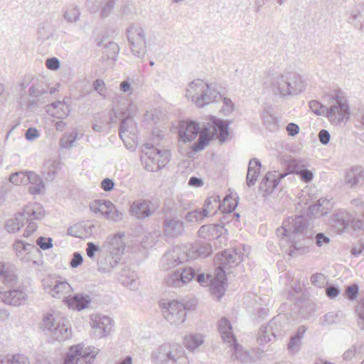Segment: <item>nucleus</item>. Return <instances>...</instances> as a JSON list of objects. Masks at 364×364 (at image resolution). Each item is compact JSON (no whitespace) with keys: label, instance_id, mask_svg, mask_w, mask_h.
I'll use <instances>...</instances> for the list:
<instances>
[{"label":"nucleus","instance_id":"obj_19","mask_svg":"<svg viewBox=\"0 0 364 364\" xmlns=\"http://www.w3.org/2000/svg\"><path fill=\"white\" fill-rule=\"evenodd\" d=\"M91 326L96 336L101 338L107 336L112 329V321L107 316L97 315L92 318Z\"/></svg>","mask_w":364,"mask_h":364},{"label":"nucleus","instance_id":"obj_24","mask_svg":"<svg viewBox=\"0 0 364 364\" xmlns=\"http://www.w3.org/2000/svg\"><path fill=\"white\" fill-rule=\"evenodd\" d=\"M176 348L169 344H164L152 351L151 354V362L154 364H169L171 358Z\"/></svg>","mask_w":364,"mask_h":364},{"label":"nucleus","instance_id":"obj_7","mask_svg":"<svg viewBox=\"0 0 364 364\" xmlns=\"http://www.w3.org/2000/svg\"><path fill=\"white\" fill-rule=\"evenodd\" d=\"M289 329V325L282 316H277L269 321L266 326L260 328L257 334V342L265 344L277 338H282Z\"/></svg>","mask_w":364,"mask_h":364},{"label":"nucleus","instance_id":"obj_28","mask_svg":"<svg viewBox=\"0 0 364 364\" xmlns=\"http://www.w3.org/2000/svg\"><path fill=\"white\" fill-rule=\"evenodd\" d=\"M48 336L53 340L57 341H65L72 336L70 325L67 318L63 317L62 322L56 326L55 328H52Z\"/></svg>","mask_w":364,"mask_h":364},{"label":"nucleus","instance_id":"obj_17","mask_svg":"<svg viewBox=\"0 0 364 364\" xmlns=\"http://www.w3.org/2000/svg\"><path fill=\"white\" fill-rule=\"evenodd\" d=\"M199 130L198 124L193 121L180 122L178 132L179 141H192L198 136Z\"/></svg>","mask_w":364,"mask_h":364},{"label":"nucleus","instance_id":"obj_46","mask_svg":"<svg viewBox=\"0 0 364 364\" xmlns=\"http://www.w3.org/2000/svg\"><path fill=\"white\" fill-rule=\"evenodd\" d=\"M345 317L343 311H338L337 312H328L320 318L321 324L322 326H328L334 323H338Z\"/></svg>","mask_w":364,"mask_h":364},{"label":"nucleus","instance_id":"obj_39","mask_svg":"<svg viewBox=\"0 0 364 364\" xmlns=\"http://www.w3.org/2000/svg\"><path fill=\"white\" fill-rule=\"evenodd\" d=\"M261 168V163L257 159H252L249 161L246 177L247 185L250 187L257 181L258 173Z\"/></svg>","mask_w":364,"mask_h":364},{"label":"nucleus","instance_id":"obj_26","mask_svg":"<svg viewBox=\"0 0 364 364\" xmlns=\"http://www.w3.org/2000/svg\"><path fill=\"white\" fill-rule=\"evenodd\" d=\"M344 183L350 188H354L364 183V168L360 166L351 167L346 173Z\"/></svg>","mask_w":364,"mask_h":364},{"label":"nucleus","instance_id":"obj_22","mask_svg":"<svg viewBox=\"0 0 364 364\" xmlns=\"http://www.w3.org/2000/svg\"><path fill=\"white\" fill-rule=\"evenodd\" d=\"M186 248L188 259H194L197 257H206L210 255L213 251L210 243L205 242H196L189 246H183Z\"/></svg>","mask_w":364,"mask_h":364},{"label":"nucleus","instance_id":"obj_35","mask_svg":"<svg viewBox=\"0 0 364 364\" xmlns=\"http://www.w3.org/2000/svg\"><path fill=\"white\" fill-rule=\"evenodd\" d=\"M63 317V316L57 312H48L43 318L41 328L48 335L51 332L52 328H55L56 326L59 325L60 321L62 322Z\"/></svg>","mask_w":364,"mask_h":364},{"label":"nucleus","instance_id":"obj_44","mask_svg":"<svg viewBox=\"0 0 364 364\" xmlns=\"http://www.w3.org/2000/svg\"><path fill=\"white\" fill-rule=\"evenodd\" d=\"M23 215L18 213L14 218L9 219L6 222V229L9 232H16L25 225Z\"/></svg>","mask_w":364,"mask_h":364},{"label":"nucleus","instance_id":"obj_29","mask_svg":"<svg viewBox=\"0 0 364 364\" xmlns=\"http://www.w3.org/2000/svg\"><path fill=\"white\" fill-rule=\"evenodd\" d=\"M165 208L166 211L181 214L183 211L191 209V203L186 198L177 197L174 199L166 200Z\"/></svg>","mask_w":364,"mask_h":364},{"label":"nucleus","instance_id":"obj_47","mask_svg":"<svg viewBox=\"0 0 364 364\" xmlns=\"http://www.w3.org/2000/svg\"><path fill=\"white\" fill-rule=\"evenodd\" d=\"M94 225H90L87 228H85L81 224H75L74 225L68 228L67 232L68 235L70 236L78 238H83L84 237H86L87 232L92 231Z\"/></svg>","mask_w":364,"mask_h":364},{"label":"nucleus","instance_id":"obj_58","mask_svg":"<svg viewBox=\"0 0 364 364\" xmlns=\"http://www.w3.org/2000/svg\"><path fill=\"white\" fill-rule=\"evenodd\" d=\"M105 53H107V58L115 59L119 52L118 45L114 42H109L105 47Z\"/></svg>","mask_w":364,"mask_h":364},{"label":"nucleus","instance_id":"obj_9","mask_svg":"<svg viewBox=\"0 0 364 364\" xmlns=\"http://www.w3.org/2000/svg\"><path fill=\"white\" fill-rule=\"evenodd\" d=\"M144 149H149L141 158V161L147 171H157L169 161L171 153L168 150L149 147L148 144L144 146Z\"/></svg>","mask_w":364,"mask_h":364},{"label":"nucleus","instance_id":"obj_51","mask_svg":"<svg viewBox=\"0 0 364 364\" xmlns=\"http://www.w3.org/2000/svg\"><path fill=\"white\" fill-rule=\"evenodd\" d=\"M206 215L203 213V210L200 208L196 209L192 211L187 213L184 217L185 220L188 223H202Z\"/></svg>","mask_w":364,"mask_h":364},{"label":"nucleus","instance_id":"obj_38","mask_svg":"<svg viewBox=\"0 0 364 364\" xmlns=\"http://www.w3.org/2000/svg\"><path fill=\"white\" fill-rule=\"evenodd\" d=\"M348 22L355 27L360 28L361 23L364 20V4H355L348 12Z\"/></svg>","mask_w":364,"mask_h":364},{"label":"nucleus","instance_id":"obj_10","mask_svg":"<svg viewBox=\"0 0 364 364\" xmlns=\"http://www.w3.org/2000/svg\"><path fill=\"white\" fill-rule=\"evenodd\" d=\"M110 244L113 246L109 255L100 259L98 262V270L102 272H109L117 265L120 259V255L124 250L122 237L119 235H114Z\"/></svg>","mask_w":364,"mask_h":364},{"label":"nucleus","instance_id":"obj_63","mask_svg":"<svg viewBox=\"0 0 364 364\" xmlns=\"http://www.w3.org/2000/svg\"><path fill=\"white\" fill-rule=\"evenodd\" d=\"M36 244L42 250H48L53 247V240L50 237H40L36 240Z\"/></svg>","mask_w":364,"mask_h":364},{"label":"nucleus","instance_id":"obj_61","mask_svg":"<svg viewBox=\"0 0 364 364\" xmlns=\"http://www.w3.org/2000/svg\"><path fill=\"white\" fill-rule=\"evenodd\" d=\"M93 89L101 96L105 97L107 87L105 82L101 79H97L92 82Z\"/></svg>","mask_w":364,"mask_h":364},{"label":"nucleus","instance_id":"obj_31","mask_svg":"<svg viewBox=\"0 0 364 364\" xmlns=\"http://www.w3.org/2000/svg\"><path fill=\"white\" fill-rule=\"evenodd\" d=\"M46 111L54 117L64 119L68 116L70 109L65 101H57L47 105Z\"/></svg>","mask_w":364,"mask_h":364},{"label":"nucleus","instance_id":"obj_50","mask_svg":"<svg viewBox=\"0 0 364 364\" xmlns=\"http://www.w3.org/2000/svg\"><path fill=\"white\" fill-rule=\"evenodd\" d=\"M47 92V88L44 85V82L43 80L39 81L38 80L34 81L28 90L29 95L36 97L46 94Z\"/></svg>","mask_w":364,"mask_h":364},{"label":"nucleus","instance_id":"obj_23","mask_svg":"<svg viewBox=\"0 0 364 364\" xmlns=\"http://www.w3.org/2000/svg\"><path fill=\"white\" fill-rule=\"evenodd\" d=\"M117 0H87V6L92 12H97L100 9V16L108 17L112 12Z\"/></svg>","mask_w":364,"mask_h":364},{"label":"nucleus","instance_id":"obj_25","mask_svg":"<svg viewBox=\"0 0 364 364\" xmlns=\"http://www.w3.org/2000/svg\"><path fill=\"white\" fill-rule=\"evenodd\" d=\"M286 173L268 172L259 184V190L266 195L270 194L278 186L281 179L286 176Z\"/></svg>","mask_w":364,"mask_h":364},{"label":"nucleus","instance_id":"obj_6","mask_svg":"<svg viewBox=\"0 0 364 364\" xmlns=\"http://www.w3.org/2000/svg\"><path fill=\"white\" fill-rule=\"evenodd\" d=\"M326 117L329 122L338 125L348 121L350 108L345 98L339 96H330L326 104Z\"/></svg>","mask_w":364,"mask_h":364},{"label":"nucleus","instance_id":"obj_20","mask_svg":"<svg viewBox=\"0 0 364 364\" xmlns=\"http://www.w3.org/2000/svg\"><path fill=\"white\" fill-rule=\"evenodd\" d=\"M151 206V202L149 200L144 199L136 200L130 206L131 215L139 220L149 218L154 213Z\"/></svg>","mask_w":364,"mask_h":364},{"label":"nucleus","instance_id":"obj_55","mask_svg":"<svg viewBox=\"0 0 364 364\" xmlns=\"http://www.w3.org/2000/svg\"><path fill=\"white\" fill-rule=\"evenodd\" d=\"M310 109L317 115H323L326 117V105L321 104L318 101L311 100L309 103Z\"/></svg>","mask_w":364,"mask_h":364},{"label":"nucleus","instance_id":"obj_54","mask_svg":"<svg viewBox=\"0 0 364 364\" xmlns=\"http://www.w3.org/2000/svg\"><path fill=\"white\" fill-rule=\"evenodd\" d=\"M311 283L318 288L324 287L327 284L326 276L322 273H315L311 276Z\"/></svg>","mask_w":364,"mask_h":364},{"label":"nucleus","instance_id":"obj_62","mask_svg":"<svg viewBox=\"0 0 364 364\" xmlns=\"http://www.w3.org/2000/svg\"><path fill=\"white\" fill-rule=\"evenodd\" d=\"M0 278H3L7 283L16 282L17 280L16 275L8 273L5 269L3 263L0 262Z\"/></svg>","mask_w":364,"mask_h":364},{"label":"nucleus","instance_id":"obj_59","mask_svg":"<svg viewBox=\"0 0 364 364\" xmlns=\"http://www.w3.org/2000/svg\"><path fill=\"white\" fill-rule=\"evenodd\" d=\"M358 316V324L361 329H364V299L361 300L355 308Z\"/></svg>","mask_w":364,"mask_h":364},{"label":"nucleus","instance_id":"obj_5","mask_svg":"<svg viewBox=\"0 0 364 364\" xmlns=\"http://www.w3.org/2000/svg\"><path fill=\"white\" fill-rule=\"evenodd\" d=\"M194 277H196L198 282L202 285L208 284L210 280L209 278L205 279L204 273H198L191 267L181 266L168 273L165 282L168 287L178 288L191 282Z\"/></svg>","mask_w":364,"mask_h":364},{"label":"nucleus","instance_id":"obj_11","mask_svg":"<svg viewBox=\"0 0 364 364\" xmlns=\"http://www.w3.org/2000/svg\"><path fill=\"white\" fill-rule=\"evenodd\" d=\"M164 318L171 324L179 325L184 322L186 317L184 304L177 300H171L161 304Z\"/></svg>","mask_w":364,"mask_h":364},{"label":"nucleus","instance_id":"obj_53","mask_svg":"<svg viewBox=\"0 0 364 364\" xmlns=\"http://www.w3.org/2000/svg\"><path fill=\"white\" fill-rule=\"evenodd\" d=\"M210 139V134H202L198 141L193 144L192 146L193 150L196 152L203 150L209 144Z\"/></svg>","mask_w":364,"mask_h":364},{"label":"nucleus","instance_id":"obj_64","mask_svg":"<svg viewBox=\"0 0 364 364\" xmlns=\"http://www.w3.org/2000/svg\"><path fill=\"white\" fill-rule=\"evenodd\" d=\"M358 294V286L357 284H353L351 286H348L346 290V295L349 300L353 301L355 300Z\"/></svg>","mask_w":364,"mask_h":364},{"label":"nucleus","instance_id":"obj_4","mask_svg":"<svg viewBox=\"0 0 364 364\" xmlns=\"http://www.w3.org/2000/svg\"><path fill=\"white\" fill-rule=\"evenodd\" d=\"M329 225L333 231L341 234L351 229L354 232H360L363 228V221L357 218L344 209L336 210L330 218Z\"/></svg>","mask_w":364,"mask_h":364},{"label":"nucleus","instance_id":"obj_16","mask_svg":"<svg viewBox=\"0 0 364 364\" xmlns=\"http://www.w3.org/2000/svg\"><path fill=\"white\" fill-rule=\"evenodd\" d=\"M27 297L26 291L21 287L0 292V300L8 305L21 306L26 302Z\"/></svg>","mask_w":364,"mask_h":364},{"label":"nucleus","instance_id":"obj_57","mask_svg":"<svg viewBox=\"0 0 364 364\" xmlns=\"http://www.w3.org/2000/svg\"><path fill=\"white\" fill-rule=\"evenodd\" d=\"M76 141V136H73V133L65 134L63 139L60 140V146L64 149H71L75 146V141Z\"/></svg>","mask_w":364,"mask_h":364},{"label":"nucleus","instance_id":"obj_12","mask_svg":"<svg viewBox=\"0 0 364 364\" xmlns=\"http://www.w3.org/2000/svg\"><path fill=\"white\" fill-rule=\"evenodd\" d=\"M97 352L90 346L83 348L81 344L70 348L63 364H86L95 357Z\"/></svg>","mask_w":364,"mask_h":364},{"label":"nucleus","instance_id":"obj_1","mask_svg":"<svg viewBox=\"0 0 364 364\" xmlns=\"http://www.w3.org/2000/svg\"><path fill=\"white\" fill-rule=\"evenodd\" d=\"M314 232L306 218L303 215L289 217L277 228L276 235L280 245L290 257H296L309 252V245Z\"/></svg>","mask_w":364,"mask_h":364},{"label":"nucleus","instance_id":"obj_13","mask_svg":"<svg viewBox=\"0 0 364 364\" xmlns=\"http://www.w3.org/2000/svg\"><path fill=\"white\" fill-rule=\"evenodd\" d=\"M187 249L176 246L166 252L161 259L162 269L168 270L188 261Z\"/></svg>","mask_w":364,"mask_h":364},{"label":"nucleus","instance_id":"obj_41","mask_svg":"<svg viewBox=\"0 0 364 364\" xmlns=\"http://www.w3.org/2000/svg\"><path fill=\"white\" fill-rule=\"evenodd\" d=\"M29 182L31 186L29 191L32 194H38L44 188V183L42 178L33 172L27 173L26 183Z\"/></svg>","mask_w":364,"mask_h":364},{"label":"nucleus","instance_id":"obj_33","mask_svg":"<svg viewBox=\"0 0 364 364\" xmlns=\"http://www.w3.org/2000/svg\"><path fill=\"white\" fill-rule=\"evenodd\" d=\"M91 301L90 296L83 294H75L73 296H68L65 302L70 309L80 311L88 306Z\"/></svg>","mask_w":364,"mask_h":364},{"label":"nucleus","instance_id":"obj_36","mask_svg":"<svg viewBox=\"0 0 364 364\" xmlns=\"http://www.w3.org/2000/svg\"><path fill=\"white\" fill-rule=\"evenodd\" d=\"M223 226L219 224H209L201 226L198 230L200 237L205 239L218 238L223 234Z\"/></svg>","mask_w":364,"mask_h":364},{"label":"nucleus","instance_id":"obj_21","mask_svg":"<svg viewBox=\"0 0 364 364\" xmlns=\"http://www.w3.org/2000/svg\"><path fill=\"white\" fill-rule=\"evenodd\" d=\"M225 280L226 273L223 269H216L215 277L209 280L210 291L218 299L225 294Z\"/></svg>","mask_w":364,"mask_h":364},{"label":"nucleus","instance_id":"obj_3","mask_svg":"<svg viewBox=\"0 0 364 364\" xmlns=\"http://www.w3.org/2000/svg\"><path fill=\"white\" fill-rule=\"evenodd\" d=\"M186 97L198 107H203L222 97L215 85L208 84L200 79L191 82L186 89Z\"/></svg>","mask_w":364,"mask_h":364},{"label":"nucleus","instance_id":"obj_45","mask_svg":"<svg viewBox=\"0 0 364 364\" xmlns=\"http://www.w3.org/2000/svg\"><path fill=\"white\" fill-rule=\"evenodd\" d=\"M80 8L77 5H73L63 9V18L70 23H76L80 17Z\"/></svg>","mask_w":364,"mask_h":364},{"label":"nucleus","instance_id":"obj_37","mask_svg":"<svg viewBox=\"0 0 364 364\" xmlns=\"http://www.w3.org/2000/svg\"><path fill=\"white\" fill-rule=\"evenodd\" d=\"M229 123L228 121L222 119H214L213 122V136H217L220 139L221 142H224L228 134Z\"/></svg>","mask_w":364,"mask_h":364},{"label":"nucleus","instance_id":"obj_34","mask_svg":"<svg viewBox=\"0 0 364 364\" xmlns=\"http://www.w3.org/2000/svg\"><path fill=\"white\" fill-rule=\"evenodd\" d=\"M135 123L132 117H124L122 120L119 134L121 139L125 143L126 139L135 137Z\"/></svg>","mask_w":364,"mask_h":364},{"label":"nucleus","instance_id":"obj_2","mask_svg":"<svg viewBox=\"0 0 364 364\" xmlns=\"http://www.w3.org/2000/svg\"><path fill=\"white\" fill-rule=\"evenodd\" d=\"M305 86L301 76L293 72L277 74L271 82L273 92L281 97L296 95L305 89Z\"/></svg>","mask_w":364,"mask_h":364},{"label":"nucleus","instance_id":"obj_48","mask_svg":"<svg viewBox=\"0 0 364 364\" xmlns=\"http://www.w3.org/2000/svg\"><path fill=\"white\" fill-rule=\"evenodd\" d=\"M238 205V197H235L232 194L225 197L223 203H220V209L222 212L232 213Z\"/></svg>","mask_w":364,"mask_h":364},{"label":"nucleus","instance_id":"obj_56","mask_svg":"<svg viewBox=\"0 0 364 364\" xmlns=\"http://www.w3.org/2000/svg\"><path fill=\"white\" fill-rule=\"evenodd\" d=\"M27 173L16 172L10 176L9 181L14 185H22L26 183Z\"/></svg>","mask_w":364,"mask_h":364},{"label":"nucleus","instance_id":"obj_32","mask_svg":"<svg viewBox=\"0 0 364 364\" xmlns=\"http://www.w3.org/2000/svg\"><path fill=\"white\" fill-rule=\"evenodd\" d=\"M24 221L28 222L33 220H40L44 216V210L40 203H33L27 205L22 212Z\"/></svg>","mask_w":364,"mask_h":364},{"label":"nucleus","instance_id":"obj_49","mask_svg":"<svg viewBox=\"0 0 364 364\" xmlns=\"http://www.w3.org/2000/svg\"><path fill=\"white\" fill-rule=\"evenodd\" d=\"M220 206V198L219 196H212L206 199L203 208L201 209L203 213L208 216L215 208H219Z\"/></svg>","mask_w":364,"mask_h":364},{"label":"nucleus","instance_id":"obj_8","mask_svg":"<svg viewBox=\"0 0 364 364\" xmlns=\"http://www.w3.org/2000/svg\"><path fill=\"white\" fill-rule=\"evenodd\" d=\"M127 37L133 55L139 58H144L146 53L144 29L138 24H131L127 28Z\"/></svg>","mask_w":364,"mask_h":364},{"label":"nucleus","instance_id":"obj_15","mask_svg":"<svg viewBox=\"0 0 364 364\" xmlns=\"http://www.w3.org/2000/svg\"><path fill=\"white\" fill-rule=\"evenodd\" d=\"M243 254L235 249H228L217 255L215 263L218 265L216 269L226 270L237 266L242 260Z\"/></svg>","mask_w":364,"mask_h":364},{"label":"nucleus","instance_id":"obj_42","mask_svg":"<svg viewBox=\"0 0 364 364\" xmlns=\"http://www.w3.org/2000/svg\"><path fill=\"white\" fill-rule=\"evenodd\" d=\"M70 291L71 287L65 280L56 279L54 282L53 287L50 290V294L53 297L60 298L61 296L69 293Z\"/></svg>","mask_w":364,"mask_h":364},{"label":"nucleus","instance_id":"obj_14","mask_svg":"<svg viewBox=\"0 0 364 364\" xmlns=\"http://www.w3.org/2000/svg\"><path fill=\"white\" fill-rule=\"evenodd\" d=\"M90 208L95 213H100L107 219L117 222L122 218V213L107 200H95L90 203Z\"/></svg>","mask_w":364,"mask_h":364},{"label":"nucleus","instance_id":"obj_52","mask_svg":"<svg viewBox=\"0 0 364 364\" xmlns=\"http://www.w3.org/2000/svg\"><path fill=\"white\" fill-rule=\"evenodd\" d=\"M169 364H189V360L183 350L176 348Z\"/></svg>","mask_w":364,"mask_h":364},{"label":"nucleus","instance_id":"obj_27","mask_svg":"<svg viewBox=\"0 0 364 364\" xmlns=\"http://www.w3.org/2000/svg\"><path fill=\"white\" fill-rule=\"evenodd\" d=\"M218 329L223 341L228 343L230 346H233L237 348L236 338L232 333V326L228 318H222L218 321Z\"/></svg>","mask_w":364,"mask_h":364},{"label":"nucleus","instance_id":"obj_30","mask_svg":"<svg viewBox=\"0 0 364 364\" xmlns=\"http://www.w3.org/2000/svg\"><path fill=\"white\" fill-rule=\"evenodd\" d=\"M306 330L307 328L305 326H300L295 334L291 336L287 343V350L289 354L295 355L301 350V341L304 337Z\"/></svg>","mask_w":364,"mask_h":364},{"label":"nucleus","instance_id":"obj_60","mask_svg":"<svg viewBox=\"0 0 364 364\" xmlns=\"http://www.w3.org/2000/svg\"><path fill=\"white\" fill-rule=\"evenodd\" d=\"M122 283L125 287L129 288L130 289L134 290L138 287L139 281L135 275L132 274L127 276L123 279Z\"/></svg>","mask_w":364,"mask_h":364},{"label":"nucleus","instance_id":"obj_43","mask_svg":"<svg viewBox=\"0 0 364 364\" xmlns=\"http://www.w3.org/2000/svg\"><path fill=\"white\" fill-rule=\"evenodd\" d=\"M203 343V336L200 333L190 334L186 336L183 341L184 346L191 351H193Z\"/></svg>","mask_w":364,"mask_h":364},{"label":"nucleus","instance_id":"obj_18","mask_svg":"<svg viewBox=\"0 0 364 364\" xmlns=\"http://www.w3.org/2000/svg\"><path fill=\"white\" fill-rule=\"evenodd\" d=\"M164 233L168 237H176L184 232V223L176 217H166L163 221Z\"/></svg>","mask_w":364,"mask_h":364},{"label":"nucleus","instance_id":"obj_40","mask_svg":"<svg viewBox=\"0 0 364 364\" xmlns=\"http://www.w3.org/2000/svg\"><path fill=\"white\" fill-rule=\"evenodd\" d=\"M60 164L54 160H48L43 164V175L47 181H53L55 178Z\"/></svg>","mask_w":364,"mask_h":364}]
</instances>
